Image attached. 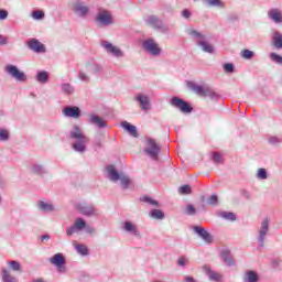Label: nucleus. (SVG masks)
Listing matches in <instances>:
<instances>
[{"label":"nucleus","mask_w":282,"mask_h":282,"mask_svg":"<svg viewBox=\"0 0 282 282\" xmlns=\"http://www.w3.org/2000/svg\"><path fill=\"white\" fill-rule=\"evenodd\" d=\"M69 138L74 140L72 147L77 153H85L87 151V144H89V138L83 133L80 127L73 126L69 132Z\"/></svg>","instance_id":"f257e3e1"},{"label":"nucleus","mask_w":282,"mask_h":282,"mask_svg":"<svg viewBox=\"0 0 282 282\" xmlns=\"http://www.w3.org/2000/svg\"><path fill=\"white\" fill-rule=\"evenodd\" d=\"M106 173L110 182H120V186L124 189L131 188L133 186V181H131V177L124 174V172L116 171V166L113 165H108L106 167Z\"/></svg>","instance_id":"f03ea898"},{"label":"nucleus","mask_w":282,"mask_h":282,"mask_svg":"<svg viewBox=\"0 0 282 282\" xmlns=\"http://www.w3.org/2000/svg\"><path fill=\"white\" fill-rule=\"evenodd\" d=\"M186 85L194 94H197V96H200L202 98H214L215 91L212 90L208 86H199L195 84L194 82H186Z\"/></svg>","instance_id":"7ed1b4c3"},{"label":"nucleus","mask_w":282,"mask_h":282,"mask_svg":"<svg viewBox=\"0 0 282 282\" xmlns=\"http://www.w3.org/2000/svg\"><path fill=\"white\" fill-rule=\"evenodd\" d=\"M268 232H270V218H264L258 229V243L260 248L265 246V237H268Z\"/></svg>","instance_id":"20e7f679"},{"label":"nucleus","mask_w":282,"mask_h":282,"mask_svg":"<svg viewBox=\"0 0 282 282\" xmlns=\"http://www.w3.org/2000/svg\"><path fill=\"white\" fill-rule=\"evenodd\" d=\"M70 10L75 12L76 17L85 18L89 14V7L80 0H75L70 3Z\"/></svg>","instance_id":"39448f33"},{"label":"nucleus","mask_w":282,"mask_h":282,"mask_svg":"<svg viewBox=\"0 0 282 282\" xmlns=\"http://www.w3.org/2000/svg\"><path fill=\"white\" fill-rule=\"evenodd\" d=\"M77 210H79V213L86 217H98V215H100V210H98L96 206L87 203H79L77 205Z\"/></svg>","instance_id":"423d86ee"},{"label":"nucleus","mask_w":282,"mask_h":282,"mask_svg":"<svg viewBox=\"0 0 282 282\" xmlns=\"http://www.w3.org/2000/svg\"><path fill=\"white\" fill-rule=\"evenodd\" d=\"M160 151H161V148L158 144V142H155L154 139L147 140V148L144 152L147 153V155H149V158H151V160H158V155H160Z\"/></svg>","instance_id":"0eeeda50"},{"label":"nucleus","mask_w":282,"mask_h":282,"mask_svg":"<svg viewBox=\"0 0 282 282\" xmlns=\"http://www.w3.org/2000/svg\"><path fill=\"white\" fill-rule=\"evenodd\" d=\"M100 45L101 47H104L107 54H110V56H115V58H122V56H124V53L122 52V50H120V47L111 44L108 41H101Z\"/></svg>","instance_id":"6e6552de"},{"label":"nucleus","mask_w":282,"mask_h":282,"mask_svg":"<svg viewBox=\"0 0 282 282\" xmlns=\"http://www.w3.org/2000/svg\"><path fill=\"white\" fill-rule=\"evenodd\" d=\"M143 50L151 54L152 56H160L162 48L158 45V43L153 39H148L142 43Z\"/></svg>","instance_id":"1a4fd4ad"},{"label":"nucleus","mask_w":282,"mask_h":282,"mask_svg":"<svg viewBox=\"0 0 282 282\" xmlns=\"http://www.w3.org/2000/svg\"><path fill=\"white\" fill-rule=\"evenodd\" d=\"M87 228V223L83 218L75 219L73 226L68 227L66 229L67 237H72V235H76L78 232H82V230H85Z\"/></svg>","instance_id":"9d476101"},{"label":"nucleus","mask_w":282,"mask_h":282,"mask_svg":"<svg viewBox=\"0 0 282 282\" xmlns=\"http://www.w3.org/2000/svg\"><path fill=\"white\" fill-rule=\"evenodd\" d=\"M50 263L52 265H55V268H57V271L62 274L67 271V269L65 268V256H63V253L54 254L52 258H50Z\"/></svg>","instance_id":"9b49d317"},{"label":"nucleus","mask_w":282,"mask_h":282,"mask_svg":"<svg viewBox=\"0 0 282 282\" xmlns=\"http://www.w3.org/2000/svg\"><path fill=\"white\" fill-rule=\"evenodd\" d=\"M171 105L176 107V109H180L182 113H191L193 111V107H191V105H188L183 99H180L178 97H173L171 99Z\"/></svg>","instance_id":"f8f14e48"},{"label":"nucleus","mask_w":282,"mask_h":282,"mask_svg":"<svg viewBox=\"0 0 282 282\" xmlns=\"http://www.w3.org/2000/svg\"><path fill=\"white\" fill-rule=\"evenodd\" d=\"M202 270L208 276L209 281H214V282L224 281V274L213 271V269L208 264L203 265Z\"/></svg>","instance_id":"ddd939ff"},{"label":"nucleus","mask_w":282,"mask_h":282,"mask_svg":"<svg viewBox=\"0 0 282 282\" xmlns=\"http://www.w3.org/2000/svg\"><path fill=\"white\" fill-rule=\"evenodd\" d=\"M62 113L65 118H74L75 120H78V118H80V108L76 106H67L62 110Z\"/></svg>","instance_id":"4468645a"},{"label":"nucleus","mask_w":282,"mask_h":282,"mask_svg":"<svg viewBox=\"0 0 282 282\" xmlns=\"http://www.w3.org/2000/svg\"><path fill=\"white\" fill-rule=\"evenodd\" d=\"M194 232H196V235H198V237H200L205 243H213V235H210V232H208L203 227H194Z\"/></svg>","instance_id":"2eb2a0df"},{"label":"nucleus","mask_w":282,"mask_h":282,"mask_svg":"<svg viewBox=\"0 0 282 282\" xmlns=\"http://www.w3.org/2000/svg\"><path fill=\"white\" fill-rule=\"evenodd\" d=\"M268 18L276 25L282 23V11L281 9L273 8L268 11Z\"/></svg>","instance_id":"dca6fc26"},{"label":"nucleus","mask_w":282,"mask_h":282,"mask_svg":"<svg viewBox=\"0 0 282 282\" xmlns=\"http://www.w3.org/2000/svg\"><path fill=\"white\" fill-rule=\"evenodd\" d=\"M28 45L32 52H36V54L45 53V45L36 39L29 40Z\"/></svg>","instance_id":"f3484780"},{"label":"nucleus","mask_w":282,"mask_h":282,"mask_svg":"<svg viewBox=\"0 0 282 282\" xmlns=\"http://www.w3.org/2000/svg\"><path fill=\"white\" fill-rule=\"evenodd\" d=\"M145 23L150 25V28H154V30H162L164 28L162 20L155 15H148L145 18Z\"/></svg>","instance_id":"a211bd4d"},{"label":"nucleus","mask_w":282,"mask_h":282,"mask_svg":"<svg viewBox=\"0 0 282 282\" xmlns=\"http://www.w3.org/2000/svg\"><path fill=\"white\" fill-rule=\"evenodd\" d=\"M188 36L193 39L199 45L200 43H204L206 41V35H204L202 32L195 30V29H188L187 30Z\"/></svg>","instance_id":"6ab92c4d"},{"label":"nucleus","mask_w":282,"mask_h":282,"mask_svg":"<svg viewBox=\"0 0 282 282\" xmlns=\"http://www.w3.org/2000/svg\"><path fill=\"white\" fill-rule=\"evenodd\" d=\"M37 208L39 210H42V213H55V210H57L56 206H54L52 202H45V200H39Z\"/></svg>","instance_id":"aec40b11"},{"label":"nucleus","mask_w":282,"mask_h":282,"mask_svg":"<svg viewBox=\"0 0 282 282\" xmlns=\"http://www.w3.org/2000/svg\"><path fill=\"white\" fill-rule=\"evenodd\" d=\"M88 122L90 124H94L95 127H98L99 129H105V127H107V121L98 117V115H90L88 118Z\"/></svg>","instance_id":"412c9836"},{"label":"nucleus","mask_w":282,"mask_h":282,"mask_svg":"<svg viewBox=\"0 0 282 282\" xmlns=\"http://www.w3.org/2000/svg\"><path fill=\"white\" fill-rule=\"evenodd\" d=\"M122 230H124L126 232H130L131 235H134V237H140L138 226L129 220L122 224Z\"/></svg>","instance_id":"4be33fe9"},{"label":"nucleus","mask_w":282,"mask_h":282,"mask_svg":"<svg viewBox=\"0 0 282 282\" xmlns=\"http://www.w3.org/2000/svg\"><path fill=\"white\" fill-rule=\"evenodd\" d=\"M97 21L101 23V25H111L112 20H111V14L107 11H101L97 15Z\"/></svg>","instance_id":"5701e85b"},{"label":"nucleus","mask_w":282,"mask_h":282,"mask_svg":"<svg viewBox=\"0 0 282 282\" xmlns=\"http://www.w3.org/2000/svg\"><path fill=\"white\" fill-rule=\"evenodd\" d=\"M135 100L140 102L142 111H149V109H151V102L149 101V97L144 95H138L135 97Z\"/></svg>","instance_id":"b1692460"},{"label":"nucleus","mask_w":282,"mask_h":282,"mask_svg":"<svg viewBox=\"0 0 282 282\" xmlns=\"http://www.w3.org/2000/svg\"><path fill=\"white\" fill-rule=\"evenodd\" d=\"M243 282H259V273L257 271L248 270L242 276Z\"/></svg>","instance_id":"393cba45"},{"label":"nucleus","mask_w":282,"mask_h":282,"mask_svg":"<svg viewBox=\"0 0 282 282\" xmlns=\"http://www.w3.org/2000/svg\"><path fill=\"white\" fill-rule=\"evenodd\" d=\"M121 127L132 135V138H138V129L135 126L129 123L128 121H122Z\"/></svg>","instance_id":"a878e982"},{"label":"nucleus","mask_w":282,"mask_h":282,"mask_svg":"<svg viewBox=\"0 0 282 282\" xmlns=\"http://www.w3.org/2000/svg\"><path fill=\"white\" fill-rule=\"evenodd\" d=\"M10 78H13V80H17V83H25L28 79V76L23 72H9Z\"/></svg>","instance_id":"bb28decb"},{"label":"nucleus","mask_w":282,"mask_h":282,"mask_svg":"<svg viewBox=\"0 0 282 282\" xmlns=\"http://www.w3.org/2000/svg\"><path fill=\"white\" fill-rule=\"evenodd\" d=\"M272 44L276 50H282V34L279 31H274L272 35Z\"/></svg>","instance_id":"cd10ccee"},{"label":"nucleus","mask_w":282,"mask_h":282,"mask_svg":"<svg viewBox=\"0 0 282 282\" xmlns=\"http://www.w3.org/2000/svg\"><path fill=\"white\" fill-rule=\"evenodd\" d=\"M35 80L41 85L50 83V74L47 72H39L35 76Z\"/></svg>","instance_id":"c85d7f7f"},{"label":"nucleus","mask_w":282,"mask_h":282,"mask_svg":"<svg viewBox=\"0 0 282 282\" xmlns=\"http://www.w3.org/2000/svg\"><path fill=\"white\" fill-rule=\"evenodd\" d=\"M1 272L3 282H18L17 278H14L8 269L2 268Z\"/></svg>","instance_id":"c756f323"},{"label":"nucleus","mask_w":282,"mask_h":282,"mask_svg":"<svg viewBox=\"0 0 282 282\" xmlns=\"http://www.w3.org/2000/svg\"><path fill=\"white\" fill-rule=\"evenodd\" d=\"M74 248L78 254H82V257H87V254H89V249L85 245L74 242Z\"/></svg>","instance_id":"7c9ffc66"},{"label":"nucleus","mask_w":282,"mask_h":282,"mask_svg":"<svg viewBox=\"0 0 282 282\" xmlns=\"http://www.w3.org/2000/svg\"><path fill=\"white\" fill-rule=\"evenodd\" d=\"M220 257L223 261L226 263V265H232L235 262L232 261V256H230V251L223 250L220 252Z\"/></svg>","instance_id":"2f4dec72"},{"label":"nucleus","mask_w":282,"mask_h":282,"mask_svg":"<svg viewBox=\"0 0 282 282\" xmlns=\"http://www.w3.org/2000/svg\"><path fill=\"white\" fill-rule=\"evenodd\" d=\"M198 46L202 47L203 52H206L207 54H213V52H215L213 44L208 43L206 40L198 44Z\"/></svg>","instance_id":"473e14b6"},{"label":"nucleus","mask_w":282,"mask_h":282,"mask_svg":"<svg viewBox=\"0 0 282 282\" xmlns=\"http://www.w3.org/2000/svg\"><path fill=\"white\" fill-rule=\"evenodd\" d=\"M219 217H221V219H226L227 221H237V215L231 212H221Z\"/></svg>","instance_id":"72a5a7b5"},{"label":"nucleus","mask_w":282,"mask_h":282,"mask_svg":"<svg viewBox=\"0 0 282 282\" xmlns=\"http://www.w3.org/2000/svg\"><path fill=\"white\" fill-rule=\"evenodd\" d=\"M61 89L66 96H72V94H74V86H72V84H62Z\"/></svg>","instance_id":"f704fd0d"},{"label":"nucleus","mask_w":282,"mask_h":282,"mask_svg":"<svg viewBox=\"0 0 282 282\" xmlns=\"http://www.w3.org/2000/svg\"><path fill=\"white\" fill-rule=\"evenodd\" d=\"M240 56L241 58H245V61H252V58H254V52L246 48L241 51Z\"/></svg>","instance_id":"c9c22d12"},{"label":"nucleus","mask_w":282,"mask_h":282,"mask_svg":"<svg viewBox=\"0 0 282 282\" xmlns=\"http://www.w3.org/2000/svg\"><path fill=\"white\" fill-rule=\"evenodd\" d=\"M150 217L152 219H164V212H162L161 209H152L150 212Z\"/></svg>","instance_id":"e433bc0d"},{"label":"nucleus","mask_w":282,"mask_h":282,"mask_svg":"<svg viewBox=\"0 0 282 282\" xmlns=\"http://www.w3.org/2000/svg\"><path fill=\"white\" fill-rule=\"evenodd\" d=\"M30 169L31 173H36L37 175H42V173H45V167L41 164H33Z\"/></svg>","instance_id":"4c0bfd02"},{"label":"nucleus","mask_w":282,"mask_h":282,"mask_svg":"<svg viewBox=\"0 0 282 282\" xmlns=\"http://www.w3.org/2000/svg\"><path fill=\"white\" fill-rule=\"evenodd\" d=\"M8 265L13 272H21V263H19V261H9Z\"/></svg>","instance_id":"58836bf2"},{"label":"nucleus","mask_w":282,"mask_h":282,"mask_svg":"<svg viewBox=\"0 0 282 282\" xmlns=\"http://www.w3.org/2000/svg\"><path fill=\"white\" fill-rule=\"evenodd\" d=\"M256 177L258 180H268V170L263 167L258 169Z\"/></svg>","instance_id":"ea45409f"},{"label":"nucleus","mask_w":282,"mask_h":282,"mask_svg":"<svg viewBox=\"0 0 282 282\" xmlns=\"http://www.w3.org/2000/svg\"><path fill=\"white\" fill-rule=\"evenodd\" d=\"M77 77L82 83H89L91 78V76H89V73H85V72H79Z\"/></svg>","instance_id":"a19ab883"},{"label":"nucleus","mask_w":282,"mask_h":282,"mask_svg":"<svg viewBox=\"0 0 282 282\" xmlns=\"http://www.w3.org/2000/svg\"><path fill=\"white\" fill-rule=\"evenodd\" d=\"M208 6L215 7V8H224V2L221 0H205Z\"/></svg>","instance_id":"79ce46f5"},{"label":"nucleus","mask_w":282,"mask_h":282,"mask_svg":"<svg viewBox=\"0 0 282 282\" xmlns=\"http://www.w3.org/2000/svg\"><path fill=\"white\" fill-rule=\"evenodd\" d=\"M32 18L35 21H41V19H45V13L43 11L35 10L32 12Z\"/></svg>","instance_id":"37998d69"},{"label":"nucleus","mask_w":282,"mask_h":282,"mask_svg":"<svg viewBox=\"0 0 282 282\" xmlns=\"http://www.w3.org/2000/svg\"><path fill=\"white\" fill-rule=\"evenodd\" d=\"M10 139V133L6 129H0V141L6 142Z\"/></svg>","instance_id":"c03bdc74"},{"label":"nucleus","mask_w":282,"mask_h":282,"mask_svg":"<svg viewBox=\"0 0 282 282\" xmlns=\"http://www.w3.org/2000/svg\"><path fill=\"white\" fill-rule=\"evenodd\" d=\"M270 58H271V61H273V63H278V65H282V56L281 55H279L276 53H271Z\"/></svg>","instance_id":"a18cd8bd"},{"label":"nucleus","mask_w":282,"mask_h":282,"mask_svg":"<svg viewBox=\"0 0 282 282\" xmlns=\"http://www.w3.org/2000/svg\"><path fill=\"white\" fill-rule=\"evenodd\" d=\"M178 193L181 195H189L191 193V185H183L178 188Z\"/></svg>","instance_id":"49530a36"},{"label":"nucleus","mask_w":282,"mask_h":282,"mask_svg":"<svg viewBox=\"0 0 282 282\" xmlns=\"http://www.w3.org/2000/svg\"><path fill=\"white\" fill-rule=\"evenodd\" d=\"M177 265H181V268H184V265H188V258L186 257L178 258Z\"/></svg>","instance_id":"de8ad7c7"},{"label":"nucleus","mask_w":282,"mask_h":282,"mask_svg":"<svg viewBox=\"0 0 282 282\" xmlns=\"http://www.w3.org/2000/svg\"><path fill=\"white\" fill-rule=\"evenodd\" d=\"M225 72H235V65L232 63H226L223 65Z\"/></svg>","instance_id":"09e8293b"},{"label":"nucleus","mask_w":282,"mask_h":282,"mask_svg":"<svg viewBox=\"0 0 282 282\" xmlns=\"http://www.w3.org/2000/svg\"><path fill=\"white\" fill-rule=\"evenodd\" d=\"M213 160L214 162H216V164H221L224 162V159L221 158V154L215 152L213 155Z\"/></svg>","instance_id":"8fccbe9b"},{"label":"nucleus","mask_w":282,"mask_h":282,"mask_svg":"<svg viewBox=\"0 0 282 282\" xmlns=\"http://www.w3.org/2000/svg\"><path fill=\"white\" fill-rule=\"evenodd\" d=\"M217 202H218L217 195H212L208 198L207 204H209V206H217Z\"/></svg>","instance_id":"3c124183"},{"label":"nucleus","mask_w":282,"mask_h":282,"mask_svg":"<svg viewBox=\"0 0 282 282\" xmlns=\"http://www.w3.org/2000/svg\"><path fill=\"white\" fill-rule=\"evenodd\" d=\"M143 202H147V204H151V206H159L158 200L151 198V197H144Z\"/></svg>","instance_id":"603ef678"},{"label":"nucleus","mask_w":282,"mask_h":282,"mask_svg":"<svg viewBox=\"0 0 282 282\" xmlns=\"http://www.w3.org/2000/svg\"><path fill=\"white\" fill-rule=\"evenodd\" d=\"M197 210L193 205H187L186 215H196Z\"/></svg>","instance_id":"864d4df0"},{"label":"nucleus","mask_w":282,"mask_h":282,"mask_svg":"<svg viewBox=\"0 0 282 282\" xmlns=\"http://www.w3.org/2000/svg\"><path fill=\"white\" fill-rule=\"evenodd\" d=\"M8 10L0 9V21H6L8 19Z\"/></svg>","instance_id":"5fc2aeb1"},{"label":"nucleus","mask_w":282,"mask_h":282,"mask_svg":"<svg viewBox=\"0 0 282 282\" xmlns=\"http://www.w3.org/2000/svg\"><path fill=\"white\" fill-rule=\"evenodd\" d=\"M4 72H19V68L14 65H7Z\"/></svg>","instance_id":"6e6d98bb"},{"label":"nucleus","mask_w":282,"mask_h":282,"mask_svg":"<svg viewBox=\"0 0 282 282\" xmlns=\"http://www.w3.org/2000/svg\"><path fill=\"white\" fill-rule=\"evenodd\" d=\"M269 142H270V144H279L281 142V140H279V138H276V137H271V138H269Z\"/></svg>","instance_id":"4d7b16f0"},{"label":"nucleus","mask_w":282,"mask_h":282,"mask_svg":"<svg viewBox=\"0 0 282 282\" xmlns=\"http://www.w3.org/2000/svg\"><path fill=\"white\" fill-rule=\"evenodd\" d=\"M182 17H184V19H191V11H188V9L183 10Z\"/></svg>","instance_id":"13d9d810"},{"label":"nucleus","mask_w":282,"mask_h":282,"mask_svg":"<svg viewBox=\"0 0 282 282\" xmlns=\"http://www.w3.org/2000/svg\"><path fill=\"white\" fill-rule=\"evenodd\" d=\"M0 45H8V37L0 34Z\"/></svg>","instance_id":"bf43d9fd"},{"label":"nucleus","mask_w":282,"mask_h":282,"mask_svg":"<svg viewBox=\"0 0 282 282\" xmlns=\"http://www.w3.org/2000/svg\"><path fill=\"white\" fill-rule=\"evenodd\" d=\"M84 230H86V232H88L89 235H91L93 232H96V229H94L93 227H89L86 225V228H84Z\"/></svg>","instance_id":"052dcab7"},{"label":"nucleus","mask_w":282,"mask_h":282,"mask_svg":"<svg viewBox=\"0 0 282 282\" xmlns=\"http://www.w3.org/2000/svg\"><path fill=\"white\" fill-rule=\"evenodd\" d=\"M89 69H95V72H98V70H100V65L93 62V67H89Z\"/></svg>","instance_id":"680f3d73"},{"label":"nucleus","mask_w":282,"mask_h":282,"mask_svg":"<svg viewBox=\"0 0 282 282\" xmlns=\"http://www.w3.org/2000/svg\"><path fill=\"white\" fill-rule=\"evenodd\" d=\"M46 239H50V236L47 235L42 236V241H45Z\"/></svg>","instance_id":"e2e57ef3"},{"label":"nucleus","mask_w":282,"mask_h":282,"mask_svg":"<svg viewBox=\"0 0 282 282\" xmlns=\"http://www.w3.org/2000/svg\"><path fill=\"white\" fill-rule=\"evenodd\" d=\"M194 1H197V0H194Z\"/></svg>","instance_id":"0e129e2a"}]
</instances>
